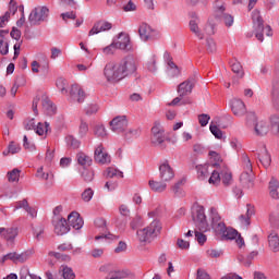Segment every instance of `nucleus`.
Returning <instances> with one entry per match:
<instances>
[{
	"label": "nucleus",
	"mask_w": 279,
	"mask_h": 279,
	"mask_svg": "<svg viewBox=\"0 0 279 279\" xmlns=\"http://www.w3.org/2000/svg\"><path fill=\"white\" fill-rule=\"evenodd\" d=\"M206 47H207L208 53H215L217 51V44L215 43V39H213V38H207Z\"/></svg>",
	"instance_id": "56"
},
{
	"label": "nucleus",
	"mask_w": 279,
	"mask_h": 279,
	"mask_svg": "<svg viewBox=\"0 0 279 279\" xmlns=\"http://www.w3.org/2000/svg\"><path fill=\"white\" fill-rule=\"evenodd\" d=\"M209 130H210L211 134L215 135V138H218L219 141H221V138H223V131H221V129L217 128V125L210 124Z\"/></svg>",
	"instance_id": "52"
},
{
	"label": "nucleus",
	"mask_w": 279,
	"mask_h": 279,
	"mask_svg": "<svg viewBox=\"0 0 279 279\" xmlns=\"http://www.w3.org/2000/svg\"><path fill=\"white\" fill-rule=\"evenodd\" d=\"M138 136H141V129H130L124 134V138H126V141H132V138H138Z\"/></svg>",
	"instance_id": "46"
},
{
	"label": "nucleus",
	"mask_w": 279,
	"mask_h": 279,
	"mask_svg": "<svg viewBox=\"0 0 279 279\" xmlns=\"http://www.w3.org/2000/svg\"><path fill=\"white\" fill-rule=\"evenodd\" d=\"M85 99L86 93H84V89L77 84L72 85L70 89V100L76 101L77 104H84Z\"/></svg>",
	"instance_id": "17"
},
{
	"label": "nucleus",
	"mask_w": 279,
	"mask_h": 279,
	"mask_svg": "<svg viewBox=\"0 0 279 279\" xmlns=\"http://www.w3.org/2000/svg\"><path fill=\"white\" fill-rule=\"evenodd\" d=\"M231 110L235 117H243L247 112L245 108V102L239 98H234L231 100Z\"/></svg>",
	"instance_id": "20"
},
{
	"label": "nucleus",
	"mask_w": 279,
	"mask_h": 279,
	"mask_svg": "<svg viewBox=\"0 0 279 279\" xmlns=\"http://www.w3.org/2000/svg\"><path fill=\"white\" fill-rule=\"evenodd\" d=\"M271 95L274 107L276 108V110H279V81H275L272 83Z\"/></svg>",
	"instance_id": "31"
},
{
	"label": "nucleus",
	"mask_w": 279,
	"mask_h": 279,
	"mask_svg": "<svg viewBox=\"0 0 279 279\" xmlns=\"http://www.w3.org/2000/svg\"><path fill=\"white\" fill-rule=\"evenodd\" d=\"M95 195V191L93 189L87 187L84 190V192L81 194V198L85 202L88 203L90 199H93V196Z\"/></svg>",
	"instance_id": "49"
},
{
	"label": "nucleus",
	"mask_w": 279,
	"mask_h": 279,
	"mask_svg": "<svg viewBox=\"0 0 279 279\" xmlns=\"http://www.w3.org/2000/svg\"><path fill=\"white\" fill-rule=\"evenodd\" d=\"M21 151V146L14 142H10L8 146V151H3V156H8V154H19Z\"/></svg>",
	"instance_id": "47"
},
{
	"label": "nucleus",
	"mask_w": 279,
	"mask_h": 279,
	"mask_svg": "<svg viewBox=\"0 0 279 279\" xmlns=\"http://www.w3.org/2000/svg\"><path fill=\"white\" fill-rule=\"evenodd\" d=\"M195 84H197V81L193 76L179 84L177 92L180 97H186L191 95V93H193V88H195Z\"/></svg>",
	"instance_id": "11"
},
{
	"label": "nucleus",
	"mask_w": 279,
	"mask_h": 279,
	"mask_svg": "<svg viewBox=\"0 0 279 279\" xmlns=\"http://www.w3.org/2000/svg\"><path fill=\"white\" fill-rule=\"evenodd\" d=\"M231 69L239 77H243V65L239 61H234L231 64Z\"/></svg>",
	"instance_id": "51"
},
{
	"label": "nucleus",
	"mask_w": 279,
	"mask_h": 279,
	"mask_svg": "<svg viewBox=\"0 0 279 279\" xmlns=\"http://www.w3.org/2000/svg\"><path fill=\"white\" fill-rule=\"evenodd\" d=\"M190 32L195 35L196 38L199 40H204V33H202V29H199V16H197V13L191 14V20L189 23Z\"/></svg>",
	"instance_id": "15"
},
{
	"label": "nucleus",
	"mask_w": 279,
	"mask_h": 279,
	"mask_svg": "<svg viewBox=\"0 0 279 279\" xmlns=\"http://www.w3.org/2000/svg\"><path fill=\"white\" fill-rule=\"evenodd\" d=\"M52 226L58 236H64L71 230L65 218L52 217Z\"/></svg>",
	"instance_id": "10"
},
{
	"label": "nucleus",
	"mask_w": 279,
	"mask_h": 279,
	"mask_svg": "<svg viewBox=\"0 0 279 279\" xmlns=\"http://www.w3.org/2000/svg\"><path fill=\"white\" fill-rule=\"evenodd\" d=\"M117 49H118L117 45L113 41L111 45L105 47L102 49V52L105 53V56H112L114 53V51H117Z\"/></svg>",
	"instance_id": "63"
},
{
	"label": "nucleus",
	"mask_w": 279,
	"mask_h": 279,
	"mask_svg": "<svg viewBox=\"0 0 279 279\" xmlns=\"http://www.w3.org/2000/svg\"><path fill=\"white\" fill-rule=\"evenodd\" d=\"M216 19L222 21L226 27H232L234 25V16L226 13V7L223 4L216 5Z\"/></svg>",
	"instance_id": "12"
},
{
	"label": "nucleus",
	"mask_w": 279,
	"mask_h": 279,
	"mask_svg": "<svg viewBox=\"0 0 279 279\" xmlns=\"http://www.w3.org/2000/svg\"><path fill=\"white\" fill-rule=\"evenodd\" d=\"M65 142L69 147H72V149H80V145H82V142H80V140L75 138L73 135H68L65 137Z\"/></svg>",
	"instance_id": "39"
},
{
	"label": "nucleus",
	"mask_w": 279,
	"mask_h": 279,
	"mask_svg": "<svg viewBox=\"0 0 279 279\" xmlns=\"http://www.w3.org/2000/svg\"><path fill=\"white\" fill-rule=\"evenodd\" d=\"M99 271H101L102 274H108L106 279H123L130 276V272L128 270H117L114 269V265L112 264H105L100 266Z\"/></svg>",
	"instance_id": "6"
},
{
	"label": "nucleus",
	"mask_w": 279,
	"mask_h": 279,
	"mask_svg": "<svg viewBox=\"0 0 279 279\" xmlns=\"http://www.w3.org/2000/svg\"><path fill=\"white\" fill-rule=\"evenodd\" d=\"M117 49L122 51H132V43L130 41V35L125 33H120L118 36V41H113Z\"/></svg>",
	"instance_id": "18"
},
{
	"label": "nucleus",
	"mask_w": 279,
	"mask_h": 279,
	"mask_svg": "<svg viewBox=\"0 0 279 279\" xmlns=\"http://www.w3.org/2000/svg\"><path fill=\"white\" fill-rule=\"evenodd\" d=\"M118 66H120V72L122 73L123 78L136 73V60L132 56L124 58L120 63H118Z\"/></svg>",
	"instance_id": "7"
},
{
	"label": "nucleus",
	"mask_w": 279,
	"mask_h": 279,
	"mask_svg": "<svg viewBox=\"0 0 279 279\" xmlns=\"http://www.w3.org/2000/svg\"><path fill=\"white\" fill-rule=\"evenodd\" d=\"M253 19V32L255 34V38L263 43L265 40V36L271 37L274 36V31L271 29V26L266 25L265 21L263 20V16H260V11L255 10L252 14Z\"/></svg>",
	"instance_id": "1"
},
{
	"label": "nucleus",
	"mask_w": 279,
	"mask_h": 279,
	"mask_svg": "<svg viewBox=\"0 0 279 279\" xmlns=\"http://www.w3.org/2000/svg\"><path fill=\"white\" fill-rule=\"evenodd\" d=\"M7 178L9 182H19L21 178V170L17 168H14L13 170L7 173Z\"/></svg>",
	"instance_id": "40"
},
{
	"label": "nucleus",
	"mask_w": 279,
	"mask_h": 279,
	"mask_svg": "<svg viewBox=\"0 0 279 279\" xmlns=\"http://www.w3.org/2000/svg\"><path fill=\"white\" fill-rule=\"evenodd\" d=\"M35 131H36V134H38L39 136H43V134L45 133L48 134V132H51V128L49 126L48 122H45V124L39 122L35 126Z\"/></svg>",
	"instance_id": "37"
},
{
	"label": "nucleus",
	"mask_w": 279,
	"mask_h": 279,
	"mask_svg": "<svg viewBox=\"0 0 279 279\" xmlns=\"http://www.w3.org/2000/svg\"><path fill=\"white\" fill-rule=\"evenodd\" d=\"M81 178L84 182H93L95 180V171L84 168L81 172Z\"/></svg>",
	"instance_id": "35"
},
{
	"label": "nucleus",
	"mask_w": 279,
	"mask_h": 279,
	"mask_svg": "<svg viewBox=\"0 0 279 279\" xmlns=\"http://www.w3.org/2000/svg\"><path fill=\"white\" fill-rule=\"evenodd\" d=\"M3 260H12V263L19 265V253H8L7 255L3 256Z\"/></svg>",
	"instance_id": "60"
},
{
	"label": "nucleus",
	"mask_w": 279,
	"mask_h": 279,
	"mask_svg": "<svg viewBox=\"0 0 279 279\" xmlns=\"http://www.w3.org/2000/svg\"><path fill=\"white\" fill-rule=\"evenodd\" d=\"M94 159L99 165H110V155L104 151V145H99L94 153Z\"/></svg>",
	"instance_id": "19"
},
{
	"label": "nucleus",
	"mask_w": 279,
	"mask_h": 279,
	"mask_svg": "<svg viewBox=\"0 0 279 279\" xmlns=\"http://www.w3.org/2000/svg\"><path fill=\"white\" fill-rule=\"evenodd\" d=\"M259 162L267 169L271 165V156L269 155V151H267L266 148L262 149L260 153H258L257 156Z\"/></svg>",
	"instance_id": "27"
},
{
	"label": "nucleus",
	"mask_w": 279,
	"mask_h": 279,
	"mask_svg": "<svg viewBox=\"0 0 279 279\" xmlns=\"http://www.w3.org/2000/svg\"><path fill=\"white\" fill-rule=\"evenodd\" d=\"M153 145H162L165 143V132L151 135Z\"/></svg>",
	"instance_id": "50"
},
{
	"label": "nucleus",
	"mask_w": 279,
	"mask_h": 279,
	"mask_svg": "<svg viewBox=\"0 0 279 279\" xmlns=\"http://www.w3.org/2000/svg\"><path fill=\"white\" fill-rule=\"evenodd\" d=\"M220 236L223 241H234V239L239 236V231L231 227H227L225 228V231H222V234Z\"/></svg>",
	"instance_id": "25"
},
{
	"label": "nucleus",
	"mask_w": 279,
	"mask_h": 279,
	"mask_svg": "<svg viewBox=\"0 0 279 279\" xmlns=\"http://www.w3.org/2000/svg\"><path fill=\"white\" fill-rule=\"evenodd\" d=\"M159 178L161 182H171L175 178V172L169 165V161H165L159 166Z\"/></svg>",
	"instance_id": "14"
},
{
	"label": "nucleus",
	"mask_w": 279,
	"mask_h": 279,
	"mask_svg": "<svg viewBox=\"0 0 279 279\" xmlns=\"http://www.w3.org/2000/svg\"><path fill=\"white\" fill-rule=\"evenodd\" d=\"M20 279H41V278L34 274H31L29 268H22L20 270Z\"/></svg>",
	"instance_id": "45"
},
{
	"label": "nucleus",
	"mask_w": 279,
	"mask_h": 279,
	"mask_svg": "<svg viewBox=\"0 0 279 279\" xmlns=\"http://www.w3.org/2000/svg\"><path fill=\"white\" fill-rule=\"evenodd\" d=\"M242 162L244 167V172L246 173H254L252 168V160H250V157L247 155H242Z\"/></svg>",
	"instance_id": "41"
},
{
	"label": "nucleus",
	"mask_w": 279,
	"mask_h": 279,
	"mask_svg": "<svg viewBox=\"0 0 279 279\" xmlns=\"http://www.w3.org/2000/svg\"><path fill=\"white\" fill-rule=\"evenodd\" d=\"M242 186L254 189V172H242L240 175Z\"/></svg>",
	"instance_id": "22"
},
{
	"label": "nucleus",
	"mask_w": 279,
	"mask_h": 279,
	"mask_svg": "<svg viewBox=\"0 0 279 279\" xmlns=\"http://www.w3.org/2000/svg\"><path fill=\"white\" fill-rule=\"evenodd\" d=\"M104 75L107 82H111V84L121 82V80H123V74L121 73V68L119 66V63H107L104 69Z\"/></svg>",
	"instance_id": "4"
},
{
	"label": "nucleus",
	"mask_w": 279,
	"mask_h": 279,
	"mask_svg": "<svg viewBox=\"0 0 279 279\" xmlns=\"http://www.w3.org/2000/svg\"><path fill=\"white\" fill-rule=\"evenodd\" d=\"M196 171L198 180H206V178H208V165L196 166Z\"/></svg>",
	"instance_id": "36"
},
{
	"label": "nucleus",
	"mask_w": 279,
	"mask_h": 279,
	"mask_svg": "<svg viewBox=\"0 0 279 279\" xmlns=\"http://www.w3.org/2000/svg\"><path fill=\"white\" fill-rule=\"evenodd\" d=\"M2 239H5L7 241H14L16 236H19V229L17 228H3L1 232Z\"/></svg>",
	"instance_id": "28"
},
{
	"label": "nucleus",
	"mask_w": 279,
	"mask_h": 279,
	"mask_svg": "<svg viewBox=\"0 0 279 279\" xmlns=\"http://www.w3.org/2000/svg\"><path fill=\"white\" fill-rule=\"evenodd\" d=\"M76 160H77V163L84 169L93 165V157L86 155L84 151H80L76 154Z\"/></svg>",
	"instance_id": "24"
},
{
	"label": "nucleus",
	"mask_w": 279,
	"mask_h": 279,
	"mask_svg": "<svg viewBox=\"0 0 279 279\" xmlns=\"http://www.w3.org/2000/svg\"><path fill=\"white\" fill-rule=\"evenodd\" d=\"M110 126L112 132L117 134H121V132H125L128 129V117L118 116L110 121Z\"/></svg>",
	"instance_id": "13"
},
{
	"label": "nucleus",
	"mask_w": 279,
	"mask_h": 279,
	"mask_svg": "<svg viewBox=\"0 0 279 279\" xmlns=\"http://www.w3.org/2000/svg\"><path fill=\"white\" fill-rule=\"evenodd\" d=\"M192 219L199 230V232H208L210 230V226H208V220H206V209L204 206H198L195 213L192 216Z\"/></svg>",
	"instance_id": "5"
},
{
	"label": "nucleus",
	"mask_w": 279,
	"mask_h": 279,
	"mask_svg": "<svg viewBox=\"0 0 279 279\" xmlns=\"http://www.w3.org/2000/svg\"><path fill=\"white\" fill-rule=\"evenodd\" d=\"M255 132L257 136H265L269 132V125L265 121H259L255 124Z\"/></svg>",
	"instance_id": "33"
},
{
	"label": "nucleus",
	"mask_w": 279,
	"mask_h": 279,
	"mask_svg": "<svg viewBox=\"0 0 279 279\" xmlns=\"http://www.w3.org/2000/svg\"><path fill=\"white\" fill-rule=\"evenodd\" d=\"M106 175L107 178H123V172L114 168H108Z\"/></svg>",
	"instance_id": "55"
},
{
	"label": "nucleus",
	"mask_w": 279,
	"mask_h": 279,
	"mask_svg": "<svg viewBox=\"0 0 279 279\" xmlns=\"http://www.w3.org/2000/svg\"><path fill=\"white\" fill-rule=\"evenodd\" d=\"M226 228H227L226 222H223V220L220 222H217L216 225H211V229L214 230L217 236H221Z\"/></svg>",
	"instance_id": "43"
},
{
	"label": "nucleus",
	"mask_w": 279,
	"mask_h": 279,
	"mask_svg": "<svg viewBox=\"0 0 279 279\" xmlns=\"http://www.w3.org/2000/svg\"><path fill=\"white\" fill-rule=\"evenodd\" d=\"M160 230H162V225H160L159 220L155 219L148 227L137 230V239L141 243H147L151 236H158V234H160Z\"/></svg>",
	"instance_id": "3"
},
{
	"label": "nucleus",
	"mask_w": 279,
	"mask_h": 279,
	"mask_svg": "<svg viewBox=\"0 0 279 279\" xmlns=\"http://www.w3.org/2000/svg\"><path fill=\"white\" fill-rule=\"evenodd\" d=\"M59 272L64 279H75V272L73 271V268L69 266L62 265L59 269Z\"/></svg>",
	"instance_id": "34"
},
{
	"label": "nucleus",
	"mask_w": 279,
	"mask_h": 279,
	"mask_svg": "<svg viewBox=\"0 0 279 279\" xmlns=\"http://www.w3.org/2000/svg\"><path fill=\"white\" fill-rule=\"evenodd\" d=\"M252 215H254V209H252V205L247 204L246 205V214L245 215H241L240 216V221L242 223V226H245L247 228V226H250V219L252 218Z\"/></svg>",
	"instance_id": "32"
},
{
	"label": "nucleus",
	"mask_w": 279,
	"mask_h": 279,
	"mask_svg": "<svg viewBox=\"0 0 279 279\" xmlns=\"http://www.w3.org/2000/svg\"><path fill=\"white\" fill-rule=\"evenodd\" d=\"M148 184L151 191H154L155 193H165V191H167V183H165V181L160 182L149 180Z\"/></svg>",
	"instance_id": "29"
},
{
	"label": "nucleus",
	"mask_w": 279,
	"mask_h": 279,
	"mask_svg": "<svg viewBox=\"0 0 279 279\" xmlns=\"http://www.w3.org/2000/svg\"><path fill=\"white\" fill-rule=\"evenodd\" d=\"M94 134L97 136V138H106V136H108V132L106 131V126H104V124L95 125Z\"/></svg>",
	"instance_id": "38"
},
{
	"label": "nucleus",
	"mask_w": 279,
	"mask_h": 279,
	"mask_svg": "<svg viewBox=\"0 0 279 279\" xmlns=\"http://www.w3.org/2000/svg\"><path fill=\"white\" fill-rule=\"evenodd\" d=\"M68 222L72 228H74V230H82V228L84 227V219L80 217V213L77 211H72L68 216Z\"/></svg>",
	"instance_id": "21"
},
{
	"label": "nucleus",
	"mask_w": 279,
	"mask_h": 279,
	"mask_svg": "<svg viewBox=\"0 0 279 279\" xmlns=\"http://www.w3.org/2000/svg\"><path fill=\"white\" fill-rule=\"evenodd\" d=\"M47 21H49V8L45 5L35 7L28 15L31 27L43 25V23H47Z\"/></svg>",
	"instance_id": "2"
},
{
	"label": "nucleus",
	"mask_w": 279,
	"mask_h": 279,
	"mask_svg": "<svg viewBox=\"0 0 279 279\" xmlns=\"http://www.w3.org/2000/svg\"><path fill=\"white\" fill-rule=\"evenodd\" d=\"M195 239L199 245H204V243H206V241L208 240L203 231H195Z\"/></svg>",
	"instance_id": "61"
},
{
	"label": "nucleus",
	"mask_w": 279,
	"mask_h": 279,
	"mask_svg": "<svg viewBox=\"0 0 279 279\" xmlns=\"http://www.w3.org/2000/svg\"><path fill=\"white\" fill-rule=\"evenodd\" d=\"M41 106H43V110L44 112H46V114H56V105H53V102L51 101V99H49V97L47 96H43L41 97Z\"/></svg>",
	"instance_id": "23"
},
{
	"label": "nucleus",
	"mask_w": 279,
	"mask_h": 279,
	"mask_svg": "<svg viewBox=\"0 0 279 279\" xmlns=\"http://www.w3.org/2000/svg\"><path fill=\"white\" fill-rule=\"evenodd\" d=\"M88 134V123H86L84 120H81V124L78 126V135L81 138H84Z\"/></svg>",
	"instance_id": "53"
},
{
	"label": "nucleus",
	"mask_w": 279,
	"mask_h": 279,
	"mask_svg": "<svg viewBox=\"0 0 279 279\" xmlns=\"http://www.w3.org/2000/svg\"><path fill=\"white\" fill-rule=\"evenodd\" d=\"M246 124L247 125H256V113L248 112L246 114Z\"/></svg>",
	"instance_id": "64"
},
{
	"label": "nucleus",
	"mask_w": 279,
	"mask_h": 279,
	"mask_svg": "<svg viewBox=\"0 0 279 279\" xmlns=\"http://www.w3.org/2000/svg\"><path fill=\"white\" fill-rule=\"evenodd\" d=\"M270 130L272 134H279V117L278 116L270 117Z\"/></svg>",
	"instance_id": "44"
},
{
	"label": "nucleus",
	"mask_w": 279,
	"mask_h": 279,
	"mask_svg": "<svg viewBox=\"0 0 279 279\" xmlns=\"http://www.w3.org/2000/svg\"><path fill=\"white\" fill-rule=\"evenodd\" d=\"M271 228L279 229V214H271L269 217Z\"/></svg>",
	"instance_id": "59"
},
{
	"label": "nucleus",
	"mask_w": 279,
	"mask_h": 279,
	"mask_svg": "<svg viewBox=\"0 0 279 279\" xmlns=\"http://www.w3.org/2000/svg\"><path fill=\"white\" fill-rule=\"evenodd\" d=\"M143 226V218L138 215L133 217L130 222V228L136 230L137 228H142Z\"/></svg>",
	"instance_id": "48"
},
{
	"label": "nucleus",
	"mask_w": 279,
	"mask_h": 279,
	"mask_svg": "<svg viewBox=\"0 0 279 279\" xmlns=\"http://www.w3.org/2000/svg\"><path fill=\"white\" fill-rule=\"evenodd\" d=\"M269 195L272 199H279V193H278V189H279V181L276 178H271V180L269 181Z\"/></svg>",
	"instance_id": "26"
},
{
	"label": "nucleus",
	"mask_w": 279,
	"mask_h": 279,
	"mask_svg": "<svg viewBox=\"0 0 279 279\" xmlns=\"http://www.w3.org/2000/svg\"><path fill=\"white\" fill-rule=\"evenodd\" d=\"M96 228H98V230H100V232H104L101 235H96L95 236V241H101V240H106V239H119V236L111 234L110 232H108V225L106 222V219L104 218H97L94 221Z\"/></svg>",
	"instance_id": "8"
},
{
	"label": "nucleus",
	"mask_w": 279,
	"mask_h": 279,
	"mask_svg": "<svg viewBox=\"0 0 279 279\" xmlns=\"http://www.w3.org/2000/svg\"><path fill=\"white\" fill-rule=\"evenodd\" d=\"M110 29H112V23L106 20H99L94 24L88 36H95L96 34H101V32H110Z\"/></svg>",
	"instance_id": "16"
},
{
	"label": "nucleus",
	"mask_w": 279,
	"mask_h": 279,
	"mask_svg": "<svg viewBox=\"0 0 279 279\" xmlns=\"http://www.w3.org/2000/svg\"><path fill=\"white\" fill-rule=\"evenodd\" d=\"M231 182H232V172L227 170L222 173V184H225V186H230Z\"/></svg>",
	"instance_id": "58"
},
{
	"label": "nucleus",
	"mask_w": 279,
	"mask_h": 279,
	"mask_svg": "<svg viewBox=\"0 0 279 279\" xmlns=\"http://www.w3.org/2000/svg\"><path fill=\"white\" fill-rule=\"evenodd\" d=\"M184 96H180L179 97H175L171 102H170V106H178L180 104V101H182L181 104L183 106H186V104H191V99L190 98H186L184 99Z\"/></svg>",
	"instance_id": "57"
},
{
	"label": "nucleus",
	"mask_w": 279,
	"mask_h": 279,
	"mask_svg": "<svg viewBox=\"0 0 279 279\" xmlns=\"http://www.w3.org/2000/svg\"><path fill=\"white\" fill-rule=\"evenodd\" d=\"M209 217H210V221H211L210 226H215L216 223L223 221V220H221V216H219V213L217 211V209L215 207L210 208Z\"/></svg>",
	"instance_id": "42"
},
{
	"label": "nucleus",
	"mask_w": 279,
	"mask_h": 279,
	"mask_svg": "<svg viewBox=\"0 0 279 279\" xmlns=\"http://www.w3.org/2000/svg\"><path fill=\"white\" fill-rule=\"evenodd\" d=\"M32 258V251H25L19 254V263H27Z\"/></svg>",
	"instance_id": "62"
},
{
	"label": "nucleus",
	"mask_w": 279,
	"mask_h": 279,
	"mask_svg": "<svg viewBox=\"0 0 279 279\" xmlns=\"http://www.w3.org/2000/svg\"><path fill=\"white\" fill-rule=\"evenodd\" d=\"M36 178H38L39 180H49V178H53V174L45 172L44 168L40 167L37 169Z\"/></svg>",
	"instance_id": "54"
},
{
	"label": "nucleus",
	"mask_w": 279,
	"mask_h": 279,
	"mask_svg": "<svg viewBox=\"0 0 279 279\" xmlns=\"http://www.w3.org/2000/svg\"><path fill=\"white\" fill-rule=\"evenodd\" d=\"M138 34L141 40H143L144 43H147L148 40H154L156 36H158V32L151 28V26H149L147 23H143L140 25Z\"/></svg>",
	"instance_id": "9"
},
{
	"label": "nucleus",
	"mask_w": 279,
	"mask_h": 279,
	"mask_svg": "<svg viewBox=\"0 0 279 279\" xmlns=\"http://www.w3.org/2000/svg\"><path fill=\"white\" fill-rule=\"evenodd\" d=\"M268 247L271 252H279V236L277 233H270L268 235Z\"/></svg>",
	"instance_id": "30"
}]
</instances>
